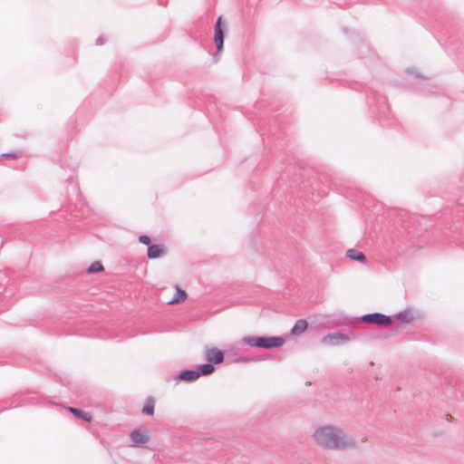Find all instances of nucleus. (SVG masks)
I'll list each match as a JSON object with an SVG mask.
<instances>
[{
	"instance_id": "f257e3e1",
	"label": "nucleus",
	"mask_w": 464,
	"mask_h": 464,
	"mask_svg": "<svg viewBox=\"0 0 464 464\" xmlns=\"http://www.w3.org/2000/svg\"><path fill=\"white\" fill-rule=\"evenodd\" d=\"M313 438L324 449L333 450H347L356 448V440L343 429L334 425H324L316 428Z\"/></svg>"
},
{
	"instance_id": "f03ea898",
	"label": "nucleus",
	"mask_w": 464,
	"mask_h": 464,
	"mask_svg": "<svg viewBox=\"0 0 464 464\" xmlns=\"http://www.w3.org/2000/svg\"><path fill=\"white\" fill-rule=\"evenodd\" d=\"M285 340L282 336H244L241 343L252 347H258L263 349H271L280 347L285 343Z\"/></svg>"
},
{
	"instance_id": "7ed1b4c3",
	"label": "nucleus",
	"mask_w": 464,
	"mask_h": 464,
	"mask_svg": "<svg viewBox=\"0 0 464 464\" xmlns=\"http://www.w3.org/2000/svg\"><path fill=\"white\" fill-rule=\"evenodd\" d=\"M349 341L350 338L348 335L340 332H336L324 335L322 338L321 343L326 346H336L347 343Z\"/></svg>"
},
{
	"instance_id": "20e7f679",
	"label": "nucleus",
	"mask_w": 464,
	"mask_h": 464,
	"mask_svg": "<svg viewBox=\"0 0 464 464\" xmlns=\"http://www.w3.org/2000/svg\"><path fill=\"white\" fill-rule=\"evenodd\" d=\"M362 321L366 324H375L377 325H389L392 324L390 316L380 313L364 314L362 316Z\"/></svg>"
},
{
	"instance_id": "39448f33",
	"label": "nucleus",
	"mask_w": 464,
	"mask_h": 464,
	"mask_svg": "<svg viewBox=\"0 0 464 464\" xmlns=\"http://www.w3.org/2000/svg\"><path fill=\"white\" fill-rule=\"evenodd\" d=\"M205 358L208 362L218 364L223 362L224 354L217 348H209L205 352Z\"/></svg>"
},
{
	"instance_id": "423d86ee",
	"label": "nucleus",
	"mask_w": 464,
	"mask_h": 464,
	"mask_svg": "<svg viewBox=\"0 0 464 464\" xmlns=\"http://www.w3.org/2000/svg\"><path fill=\"white\" fill-rule=\"evenodd\" d=\"M214 41L217 46V50L218 52L223 50V44H224V33L221 28V17H218L216 24H215V34H214Z\"/></svg>"
},
{
	"instance_id": "0eeeda50",
	"label": "nucleus",
	"mask_w": 464,
	"mask_h": 464,
	"mask_svg": "<svg viewBox=\"0 0 464 464\" xmlns=\"http://www.w3.org/2000/svg\"><path fill=\"white\" fill-rule=\"evenodd\" d=\"M199 376L200 372L198 370H185L179 373V379L185 382H194L199 378Z\"/></svg>"
},
{
	"instance_id": "6e6552de",
	"label": "nucleus",
	"mask_w": 464,
	"mask_h": 464,
	"mask_svg": "<svg viewBox=\"0 0 464 464\" xmlns=\"http://www.w3.org/2000/svg\"><path fill=\"white\" fill-rule=\"evenodd\" d=\"M132 442L139 446L148 441V437L141 431L135 430L130 433Z\"/></svg>"
},
{
	"instance_id": "1a4fd4ad",
	"label": "nucleus",
	"mask_w": 464,
	"mask_h": 464,
	"mask_svg": "<svg viewBox=\"0 0 464 464\" xmlns=\"http://www.w3.org/2000/svg\"><path fill=\"white\" fill-rule=\"evenodd\" d=\"M186 298H187V293L183 289H181L179 286L176 285V294L173 296V298L168 302V304H179V303L185 301Z\"/></svg>"
},
{
	"instance_id": "9d476101",
	"label": "nucleus",
	"mask_w": 464,
	"mask_h": 464,
	"mask_svg": "<svg viewBox=\"0 0 464 464\" xmlns=\"http://www.w3.org/2000/svg\"><path fill=\"white\" fill-rule=\"evenodd\" d=\"M308 324L304 319H299L295 322L294 327L291 330V334L294 335H299L307 329Z\"/></svg>"
},
{
	"instance_id": "9b49d317",
	"label": "nucleus",
	"mask_w": 464,
	"mask_h": 464,
	"mask_svg": "<svg viewBox=\"0 0 464 464\" xmlns=\"http://www.w3.org/2000/svg\"><path fill=\"white\" fill-rule=\"evenodd\" d=\"M163 246L160 245H151L148 247V257L154 259L160 257L163 253Z\"/></svg>"
},
{
	"instance_id": "f8f14e48",
	"label": "nucleus",
	"mask_w": 464,
	"mask_h": 464,
	"mask_svg": "<svg viewBox=\"0 0 464 464\" xmlns=\"http://www.w3.org/2000/svg\"><path fill=\"white\" fill-rule=\"evenodd\" d=\"M346 255L349 258H351L353 260H356L359 262L365 261V256L363 255V253L361 251H358L356 249L352 248V249L347 250Z\"/></svg>"
},
{
	"instance_id": "ddd939ff",
	"label": "nucleus",
	"mask_w": 464,
	"mask_h": 464,
	"mask_svg": "<svg viewBox=\"0 0 464 464\" xmlns=\"http://www.w3.org/2000/svg\"><path fill=\"white\" fill-rule=\"evenodd\" d=\"M215 370V367L211 363H205L199 366L198 372L200 375H208L212 373Z\"/></svg>"
},
{
	"instance_id": "4468645a",
	"label": "nucleus",
	"mask_w": 464,
	"mask_h": 464,
	"mask_svg": "<svg viewBox=\"0 0 464 464\" xmlns=\"http://www.w3.org/2000/svg\"><path fill=\"white\" fill-rule=\"evenodd\" d=\"M144 414L152 415L154 412V401L152 399H148L146 404L142 408Z\"/></svg>"
},
{
	"instance_id": "2eb2a0df",
	"label": "nucleus",
	"mask_w": 464,
	"mask_h": 464,
	"mask_svg": "<svg viewBox=\"0 0 464 464\" xmlns=\"http://www.w3.org/2000/svg\"><path fill=\"white\" fill-rule=\"evenodd\" d=\"M69 411L71 412H72L73 414H75L76 416L81 417L82 419H84L87 421L91 420V416L88 413H86V412H84V411H81L79 409L69 408Z\"/></svg>"
},
{
	"instance_id": "dca6fc26",
	"label": "nucleus",
	"mask_w": 464,
	"mask_h": 464,
	"mask_svg": "<svg viewBox=\"0 0 464 464\" xmlns=\"http://www.w3.org/2000/svg\"><path fill=\"white\" fill-rule=\"evenodd\" d=\"M103 270V266L102 265L98 262V261H95L93 262L88 268V272L90 274H94V273H97V272H101Z\"/></svg>"
},
{
	"instance_id": "f3484780",
	"label": "nucleus",
	"mask_w": 464,
	"mask_h": 464,
	"mask_svg": "<svg viewBox=\"0 0 464 464\" xmlns=\"http://www.w3.org/2000/svg\"><path fill=\"white\" fill-rule=\"evenodd\" d=\"M21 152L20 151H17V152H12V153H4L1 155L2 158H6V159H10V160H14V159H17L21 156Z\"/></svg>"
},
{
	"instance_id": "a211bd4d",
	"label": "nucleus",
	"mask_w": 464,
	"mask_h": 464,
	"mask_svg": "<svg viewBox=\"0 0 464 464\" xmlns=\"http://www.w3.org/2000/svg\"><path fill=\"white\" fill-rule=\"evenodd\" d=\"M397 319L403 321V322H409L410 318L408 315V313L406 312H401L396 315Z\"/></svg>"
},
{
	"instance_id": "6ab92c4d",
	"label": "nucleus",
	"mask_w": 464,
	"mask_h": 464,
	"mask_svg": "<svg viewBox=\"0 0 464 464\" xmlns=\"http://www.w3.org/2000/svg\"><path fill=\"white\" fill-rule=\"evenodd\" d=\"M139 240L140 243L144 245H150V238L148 236L142 235L139 237Z\"/></svg>"
},
{
	"instance_id": "aec40b11",
	"label": "nucleus",
	"mask_w": 464,
	"mask_h": 464,
	"mask_svg": "<svg viewBox=\"0 0 464 464\" xmlns=\"http://www.w3.org/2000/svg\"><path fill=\"white\" fill-rule=\"evenodd\" d=\"M105 40L103 39L102 36H100L99 38H97L96 40V44L97 45H102L104 44Z\"/></svg>"
},
{
	"instance_id": "412c9836",
	"label": "nucleus",
	"mask_w": 464,
	"mask_h": 464,
	"mask_svg": "<svg viewBox=\"0 0 464 464\" xmlns=\"http://www.w3.org/2000/svg\"><path fill=\"white\" fill-rule=\"evenodd\" d=\"M253 360L254 359H252V358L245 357V358L238 359V362H249V361H253Z\"/></svg>"
}]
</instances>
